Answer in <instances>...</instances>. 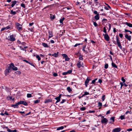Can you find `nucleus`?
Returning a JSON list of instances; mask_svg holds the SVG:
<instances>
[{"instance_id": "obj_28", "label": "nucleus", "mask_w": 132, "mask_h": 132, "mask_svg": "<svg viewBox=\"0 0 132 132\" xmlns=\"http://www.w3.org/2000/svg\"><path fill=\"white\" fill-rule=\"evenodd\" d=\"M89 93L87 92H84V94L82 95V97L85 96V95L89 94Z\"/></svg>"}, {"instance_id": "obj_49", "label": "nucleus", "mask_w": 132, "mask_h": 132, "mask_svg": "<svg viewBox=\"0 0 132 132\" xmlns=\"http://www.w3.org/2000/svg\"><path fill=\"white\" fill-rule=\"evenodd\" d=\"M22 102H23L22 101H20L18 102V103H17L18 105L21 104H22Z\"/></svg>"}, {"instance_id": "obj_21", "label": "nucleus", "mask_w": 132, "mask_h": 132, "mask_svg": "<svg viewBox=\"0 0 132 132\" xmlns=\"http://www.w3.org/2000/svg\"><path fill=\"white\" fill-rule=\"evenodd\" d=\"M50 18L52 20H53L55 19V15H53L51 14H50Z\"/></svg>"}, {"instance_id": "obj_6", "label": "nucleus", "mask_w": 132, "mask_h": 132, "mask_svg": "<svg viewBox=\"0 0 132 132\" xmlns=\"http://www.w3.org/2000/svg\"><path fill=\"white\" fill-rule=\"evenodd\" d=\"M90 80V79L88 77L86 80L85 81V85L86 87H87L88 84Z\"/></svg>"}, {"instance_id": "obj_14", "label": "nucleus", "mask_w": 132, "mask_h": 132, "mask_svg": "<svg viewBox=\"0 0 132 132\" xmlns=\"http://www.w3.org/2000/svg\"><path fill=\"white\" fill-rule=\"evenodd\" d=\"M52 102V100L51 99H46L45 100L44 103H47Z\"/></svg>"}, {"instance_id": "obj_50", "label": "nucleus", "mask_w": 132, "mask_h": 132, "mask_svg": "<svg viewBox=\"0 0 132 132\" xmlns=\"http://www.w3.org/2000/svg\"><path fill=\"white\" fill-rule=\"evenodd\" d=\"M98 106H100V107H101V106H102V104L101 103V102H99L98 103Z\"/></svg>"}, {"instance_id": "obj_15", "label": "nucleus", "mask_w": 132, "mask_h": 132, "mask_svg": "<svg viewBox=\"0 0 132 132\" xmlns=\"http://www.w3.org/2000/svg\"><path fill=\"white\" fill-rule=\"evenodd\" d=\"M60 99L61 98H60V97H56L55 98V99L57 100V101H56L55 103L56 104V103L59 102L60 101Z\"/></svg>"}, {"instance_id": "obj_22", "label": "nucleus", "mask_w": 132, "mask_h": 132, "mask_svg": "<svg viewBox=\"0 0 132 132\" xmlns=\"http://www.w3.org/2000/svg\"><path fill=\"white\" fill-rule=\"evenodd\" d=\"M18 105L17 103L15 104V105H11V106L14 107V108H18Z\"/></svg>"}, {"instance_id": "obj_54", "label": "nucleus", "mask_w": 132, "mask_h": 132, "mask_svg": "<svg viewBox=\"0 0 132 132\" xmlns=\"http://www.w3.org/2000/svg\"><path fill=\"white\" fill-rule=\"evenodd\" d=\"M121 80L124 83V82H125V80L124 78L123 77H122L121 78Z\"/></svg>"}, {"instance_id": "obj_17", "label": "nucleus", "mask_w": 132, "mask_h": 132, "mask_svg": "<svg viewBox=\"0 0 132 132\" xmlns=\"http://www.w3.org/2000/svg\"><path fill=\"white\" fill-rule=\"evenodd\" d=\"M49 38H50L53 36V35L52 32L51 31H49Z\"/></svg>"}, {"instance_id": "obj_27", "label": "nucleus", "mask_w": 132, "mask_h": 132, "mask_svg": "<svg viewBox=\"0 0 132 132\" xmlns=\"http://www.w3.org/2000/svg\"><path fill=\"white\" fill-rule=\"evenodd\" d=\"M10 14L14 15L16 14V12L15 11H13V10H11V11Z\"/></svg>"}, {"instance_id": "obj_23", "label": "nucleus", "mask_w": 132, "mask_h": 132, "mask_svg": "<svg viewBox=\"0 0 132 132\" xmlns=\"http://www.w3.org/2000/svg\"><path fill=\"white\" fill-rule=\"evenodd\" d=\"M65 19V18L64 17H63L61 19H60V22L61 24H63V21Z\"/></svg>"}, {"instance_id": "obj_53", "label": "nucleus", "mask_w": 132, "mask_h": 132, "mask_svg": "<svg viewBox=\"0 0 132 132\" xmlns=\"http://www.w3.org/2000/svg\"><path fill=\"white\" fill-rule=\"evenodd\" d=\"M119 36L121 38H122L123 36V34H119Z\"/></svg>"}, {"instance_id": "obj_43", "label": "nucleus", "mask_w": 132, "mask_h": 132, "mask_svg": "<svg viewBox=\"0 0 132 132\" xmlns=\"http://www.w3.org/2000/svg\"><path fill=\"white\" fill-rule=\"evenodd\" d=\"M30 113H31V112H29L28 113H27L25 115L23 114L22 115L24 117H25V116H27L28 115L30 114Z\"/></svg>"}, {"instance_id": "obj_42", "label": "nucleus", "mask_w": 132, "mask_h": 132, "mask_svg": "<svg viewBox=\"0 0 132 132\" xmlns=\"http://www.w3.org/2000/svg\"><path fill=\"white\" fill-rule=\"evenodd\" d=\"M81 44H82L80 43H77L74 46V47H76L77 46L80 45Z\"/></svg>"}, {"instance_id": "obj_61", "label": "nucleus", "mask_w": 132, "mask_h": 132, "mask_svg": "<svg viewBox=\"0 0 132 132\" xmlns=\"http://www.w3.org/2000/svg\"><path fill=\"white\" fill-rule=\"evenodd\" d=\"M111 24H110V23H109V31H110V30L111 28Z\"/></svg>"}, {"instance_id": "obj_63", "label": "nucleus", "mask_w": 132, "mask_h": 132, "mask_svg": "<svg viewBox=\"0 0 132 132\" xmlns=\"http://www.w3.org/2000/svg\"><path fill=\"white\" fill-rule=\"evenodd\" d=\"M113 31L114 33H115L117 31H116V28H113Z\"/></svg>"}, {"instance_id": "obj_48", "label": "nucleus", "mask_w": 132, "mask_h": 132, "mask_svg": "<svg viewBox=\"0 0 132 132\" xmlns=\"http://www.w3.org/2000/svg\"><path fill=\"white\" fill-rule=\"evenodd\" d=\"M21 6L24 8H25V5L23 3H22L21 5Z\"/></svg>"}, {"instance_id": "obj_34", "label": "nucleus", "mask_w": 132, "mask_h": 132, "mask_svg": "<svg viewBox=\"0 0 132 132\" xmlns=\"http://www.w3.org/2000/svg\"><path fill=\"white\" fill-rule=\"evenodd\" d=\"M103 32H104L105 34L107 33V31L106 30V27H104L103 28Z\"/></svg>"}, {"instance_id": "obj_20", "label": "nucleus", "mask_w": 132, "mask_h": 132, "mask_svg": "<svg viewBox=\"0 0 132 132\" xmlns=\"http://www.w3.org/2000/svg\"><path fill=\"white\" fill-rule=\"evenodd\" d=\"M58 53L59 52H57V53H54L52 54V55L53 56H54L55 57H57L58 56Z\"/></svg>"}, {"instance_id": "obj_37", "label": "nucleus", "mask_w": 132, "mask_h": 132, "mask_svg": "<svg viewBox=\"0 0 132 132\" xmlns=\"http://www.w3.org/2000/svg\"><path fill=\"white\" fill-rule=\"evenodd\" d=\"M80 109L81 111H84L86 110V108L85 107H83L81 108Z\"/></svg>"}, {"instance_id": "obj_25", "label": "nucleus", "mask_w": 132, "mask_h": 132, "mask_svg": "<svg viewBox=\"0 0 132 132\" xmlns=\"http://www.w3.org/2000/svg\"><path fill=\"white\" fill-rule=\"evenodd\" d=\"M112 67L115 68H118L116 64L113 62L112 63Z\"/></svg>"}, {"instance_id": "obj_62", "label": "nucleus", "mask_w": 132, "mask_h": 132, "mask_svg": "<svg viewBox=\"0 0 132 132\" xmlns=\"http://www.w3.org/2000/svg\"><path fill=\"white\" fill-rule=\"evenodd\" d=\"M4 113V114H5L6 115L8 116L9 114L8 113L7 111H5V112Z\"/></svg>"}, {"instance_id": "obj_60", "label": "nucleus", "mask_w": 132, "mask_h": 132, "mask_svg": "<svg viewBox=\"0 0 132 132\" xmlns=\"http://www.w3.org/2000/svg\"><path fill=\"white\" fill-rule=\"evenodd\" d=\"M29 64H30V65H31L33 66L34 67H35V66H34V64L32 63H30V62H29Z\"/></svg>"}, {"instance_id": "obj_55", "label": "nucleus", "mask_w": 132, "mask_h": 132, "mask_svg": "<svg viewBox=\"0 0 132 132\" xmlns=\"http://www.w3.org/2000/svg\"><path fill=\"white\" fill-rule=\"evenodd\" d=\"M66 101V100H65L63 99L62 100V101H61L60 102V103H61L62 104V103H64Z\"/></svg>"}, {"instance_id": "obj_7", "label": "nucleus", "mask_w": 132, "mask_h": 132, "mask_svg": "<svg viewBox=\"0 0 132 132\" xmlns=\"http://www.w3.org/2000/svg\"><path fill=\"white\" fill-rule=\"evenodd\" d=\"M125 38L127 39L129 41H130L131 40V36H128V34H126L125 35Z\"/></svg>"}, {"instance_id": "obj_58", "label": "nucleus", "mask_w": 132, "mask_h": 132, "mask_svg": "<svg viewBox=\"0 0 132 132\" xmlns=\"http://www.w3.org/2000/svg\"><path fill=\"white\" fill-rule=\"evenodd\" d=\"M67 74H68L67 72H63L62 73V74L63 75H67Z\"/></svg>"}, {"instance_id": "obj_18", "label": "nucleus", "mask_w": 132, "mask_h": 132, "mask_svg": "<svg viewBox=\"0 0 132 132\" xmlns=\"http://www.w3.org/2000/svg\"><path fill=\"white\" fill-rule=\"evenodd\" d=\"M67 90L69 93H71L72 91V89L70 87H68L67 88Z\"/></svg>"}, {"instance_id": "obj_13", "label": "nucleus", "mask_w": 132, "mask_h": 132, "mask_svg": "<svg viewBox=\"0 0 132 132\" xmlns=\"http://www.w3.org/2000/svg\"><path fill=\"white\" fill-rule=\"evenodd\" d=\"M125 24L127 25L128 26H129L130 27L132 28V24L128 22H126L125 23Z\"/></svg>"}, {"instance_id": "obj_47", "label": "nucleus", "mask_w": 132, "mask_h": 132, "mask_svg": "<svg viewBox=\"0 0 132 132\" xmlns=\"http://www.w3.org/2000/svg\"><path fill=\"white\" fill-rule=\"evenodd\" d=\"M121 49L123 51V52L124 54H126V53H125V48H122V49Z\"/></svg>"}, {"instance_id": "obj_10", "label": "nucleus", "mask_w": 132, "mask_h": 132, "mask_svg": "<svg viewBox=\"0 0 132 132\" xmlns=\"http://www.w3.org/2000/svg\"><path fill=\"white\" fill-rule=\"evenodd\" d=\"M81 61H79L77 64V65L78 67L79 68H80L81 67H82L83 66L82 64H81Z\"/></svg>"}, {"instance_id": "obj_5", "label": "nucleus", "mask_w": 132, "mask_h": 132, "mask_svg": "<svg viewBox=\"0 0 132 132\" xmlns=\"http://www.w3.org/2000/svg\"><path fill=\"white\" fill-rule=\"evenodd\" d=\"M8 38H9L8 40L11 41H14L15 40V38L14 37L13 35H10Z\"/></svg>"}, {"instance_id": "obj_12", "label": "nucleus", "mask_w": 132, "mask_h": 132, "mask_svg": "<svg viewBox=\"0 0 132 132\" xmlns=\"http://www.w3.org/2000/svg\"><path fill=\"white\" fill-rule=\"evenodd\" d=\"M17 3L16 1H15L12 2V4L11 5V6L12 7H13Z\"/></svg>"}, {"instance_id": "obj_64", "label": "nucleus", "mask_w": 132, "mask_h": 132, "mask_svg": "<svg viewBox=\"0 0 132 132\" xmlns=\"http://www.w3.org/2000/svg\"><path fill=\"white\" fill-rule=\"evenodd\" d=\"M98 82L100 83H101L102 82V81L101 79H99L98 80Z\"/></svg>"}, {"instance_id": "obj_19", "label": "nucleus", "mask_w": 132, "mask_h": 132, "mask_svg": "<svg viewBox=\"0 0 132 132\" xmlns=\"http://www.w3.org/2000/svg\"><path fill=\"white\" fill-rule=\"evenodd\" d=\"M95 19L96 20H98L99 19V14H97V15H96L94 17Z\"/></svg>"}, {"instance_id": "obj_11", "label": "nucleus", "mask_w": 132, "mask_h": 132, "mask_svg": "<svg viewBox=\"0 0 132 132\" xmlns=\"http://www.w3.org/2000/svg\"><path fill=\"white\" fill-rule=\"evenodd\" d=\"M11 72L9 70H8L7 69H6L5 71V75H7L8 73Z\"/></svg>"}, {"instance_id": "obj_59", "label": "nucleus", "mask_w": 132, "mask_h": 132, "mask_svg": "<svg viewBox=\"0 0 132 132\" xmlns=\"http://www.w3.org/2000/svg\"><path fill=\"white\" fill-rule=\"evenodd\" d=\"M120 85H121V89L122 87V86L123 85V84L122 82H121L120 83Z\"/></svg>"}, {"instance_id": "obj_40", "label": "nucleus", "mask_w": 132, "mask_h": 132, "mask_svg": "<svg viewBox=\"0 0 132 132\" xmlns=\"http://www.w3.org/2000/svg\"><path fill=\"white\" fill-rule=\"evenodd\" d=\"M108 64H106L105 65L104 68L105 69H107L108 68Z\"/></svg>"}, {"instance_id": "obj_41", "label": "nucleus", "mask_w": 132, "mask_h": 132, "mask_svg": "<svg viewBox=\"0 0 132 132\" xmlns=\"http://www.w3.org/2000/svg\"><path fill=\"white\" fill-rule=\"evenodd\" d=\"M107 21V19H103L102 20V22H103L102 24H103V23H104V22H106L105 21Z\"/></svg>"}, {"instance_id": "obj_3", "label": "nucleus", "mask_w": 132, "mask_h": 132, "mask_svg": "<svg viewBox=\"0 0 132 132\" xmlns=\"http://www.w3.org/2000/svg\"><path fill=\"white\" fill-rule=\"evenodd\" d=\"M103 36H104V39L106 41H108L110 40V37L107 33L103 34Z\"/></svg>"}, {"instance_id": "obj_39", "label": "nucleus", "mask_w": 132, "mask_h": 132, "mask_svg": "<svg viewBox=\"0 0 132 132\" xmlns=\"http://www.w3.org/2000/svg\"><path fill=\"white\" fill-rule=\"evenodd\" d=\"M93 24H94V26L95 27H97L98 25H97V23L96 22H94L93 21Z\"/></svg>"}, {"instance_id": "obj_1", "label": "nucleus", "mask_w": 132, "mask_h": 132, "mask_svg": "<svg viewBox=\"0 0 132 132\" xmlns=\"http://www.w3.org/2000/svg\"><path fill=\"white\" fill-rule=\"evenodd\" d=\"M16 27L18 30L19 31L22 30V26L19 23L16 22L15 23Z\"/></svg>"}, {"instance_id": "obj_16", "label": "nucleus", "mask_w": 132, "mask_h": 132, "mask_svg": "<svg viewBox=\"0 0 132 132\" xmlns=\"http://www.w3.org/2000/svg\"><path fill=\"white\" fill-rule=\"evenodd\" d=\"M9 66L8 67L7 69L9 70L11 72L12 70V66L11 65V63L9 64Z\"/></svg>"}, {"instance_id": "obj_38", "label": "nucleus", "mask_w": 132, "mask_h": 132, "mask_svg": "<svg viewBox=\"0 0 132 132\" xmlns=\"http://www.w3.org/2000/svg\"><path fill=\"white\" fill-rule=\"evenodd\" d=\"M121 120H123L125 119V116L123 115H121L120 117Z\"/></svg>"}, {"instance_id": "obj_30", "label": "nucleus", "mask_w": 132, "mask_h": 132, "mask_svg": "<svg viewBox=\"0 0 132 132\" xmlns=\"http://www.w3.org/2000/svg\"><path fill=\"white\" fill-rule=\"evenodd\" d=\"M22 104L25 106H27L28 105V104L25 101H23Z\"/></svg>"}, {"instance_id": "obj_31", "label": "nucleus", "mask_w": 132, "mask_h": 132, "mask_svg": "<svg viewBox=\"0 0 132 132\" xmlns=\"http://www.w3.org/2000/svg\"><path fill=\"white\" fill-rule=\"evenodd\" d=\"M27 97L28 98H30L32 97L31 94L28 93L27 94Z\"/></svg>"}, {"instance_id": "obj_44", "label": "nucleus", "mask_w": 132, "mask_h": 132, "mask_svg": "<svg viewBox=\"0 0 132 132\" xmlns=\"http://www.w3.org/2000/svg\"><path fill=\"white\" fill-rule=\"evenodd\" d=\"M105 99V95H103L102 96V100L103 101H104Z\"/></svg>"}, {"instance_id": "obj_36", "label": "nucleus", "mask_w": 132, "mask_h": 132, "mask_svg": "<svg viewBox=\"0 0 132 132\" xmlns=\"http://www.w3.org/2000/svg\"><path fill=\"white\" fill-rule=\"evenodd\" d=\"M70 59L67 56L65 58V60L66 61H68L70 60Z\"/></svg>"}, {"instance_id": "obj_57", "label": "nucleus", "mask_w": 132, "mask_h": 132, "mask_svg": "<svg viewBox=\"0 0 132 132\" xmlns=\"http://www.w3.org/2000/svg\"><path fill=\"white\" fill-rule=\"evenodd\" d=\"M132 131V128H130L128 129H127L126 130V131Z\"/></svg>"}, {"instance_id": "obj_51", "label": "nucleus", "mask_w": 132, "mask_h": 132, "mask_svg": "<svg viewBox=\"0 0 132 132\" xmlns=\"http://www.w3.org/2000/svg\"><path fill=\"white\" fill-rule=\"evenodd\" d=\"M62 56L63 57L65 58L67 56H68L67 55H66V54H62Z\"/></svg>"}, {"instance_id": "obj_45", "label": "nucleus", "mask_w": 132, "mask_h": 132, "mask_svg": "<svg viewBox=\"0 0 132 132\" xmlns=\"http://www.w3.org/2000/svg\"><path fill=\"white\" fill-rule=\"evenodd\" d=\"M72 70H69L68 71H67V73L68 74H70L72 73Z\"/></svg>"}, {"instance_id": "obj_26", "label": "nucleus", "mask_w": 132, "mask_h": 132, "mask_svg": "<svg viewBox=\"0 0 132 132\" xmlns=\"http://www.w3.org/2000/svg\"><path fill=\"white\" fill-rule=\"evenodd\" d=\"M8 100H12V101H13L14 100V98L12 96H10L7 97Z\"/></svg>"}, {"instance_id": "obj_29", "label": "nucleus", "mask_w": 132, "mask_h": 132, "mask_svg": "<svg viewBox=\"0 0 132 132\" xmlns=\"http://www.w3.org/2000/svg\"><path fill=\"white\" fill-rule=\"evenodd\" d=\"M64 127L63 126H61V127H59L57 129V130H60L64 128Z\"/></svg>"}, {"instance_id": "obj_52", "label": "nucleus", "mask_w": 132, "mask_h": 132, "mask_svg": "<svg viewBox=\"0 0 132 132\" xmlns=\"http://www.w3.org/2000/svg\"><path fill=\"white\" fill-rule=\"evenodd\" d=\"M82 55H80V57L79 58V59H80V60H83V57H82Z\"/></svg>"}, {"instance_id": "obj_56", "label": "nucleus", "mask_w": 132, "mask_h": 132, "mask_svg": "<svg viewBox=\"0 0 132 132\" xmlns=\"http://www.w3.org/2000/svg\"><path fill=\"white\" fill-rule=\"evenodd\" d=\"M53 76L55 77H56L58 76L57 74L55 73H54L53 74Z\"/></svg>"}, {"instance_id": "obj_33", "label": "nucleus", "mask_w": 132, "mask_h": 132, "mask_svg": "<svg viewBox=\"0 0 132 132\" xmlns=\"http://www.w3.org/2000/svg\"><path fill=\"white\" fill-rule=\"evenodd\" d=\"M114 119L115 117H112L110 118V120H112L113 122L114 121Z\"/></svg>"}, {"instance_id": "obj_8", "label": "nucleus", "mask_w": 132, "mask_h": 132, "mask_svg": "<svg viewBox=\"0 0 132 132\" xmlns=\"http://www.w3.org/2000/svg\"><path fill=\"white\" fill-rule=\"evenodd\" d=\"M121 130V129L120 128H117L113 129L112 131L113 132H119Z\"/></svg>"}, {"instance_id": "obj_35", "label": "nucleus", "mask_w": 132, "mask_h": 132, "mask_svg": "<svg viewBox=\"0 0 132 132\" xmlns=\"http://www.w3.org/2000/svg\"><path fill=\"white\" fill-rule=\"evenodd\" d=\"M36 57L38 59V61H40L41 60V58L39 57V55H37L36 56Z\"/></svg>"}, {"instance_id": "obj_9", "label": "nucleus", "mask_w": 132, "mask_h": 132, "mask_svg": "<svg viewBox=\"0 0 132 132\" xmlns=\"http://www.w3.org/2000/svg\"><path fill=\"white\" fill-rule=\"evenodd\" d=\"M11 65L12 66V69L13 70L16 71L18 70V68L17 67H15L13 63H11Z\"/></svg>"}, {"instance_id": "obj_2", "label": "nucleus", "mask_w": 132, "mask_h": 132, "mask_svg": "<svg viewBox=\"0 0 132 132\" xmlns=\"http://www.w3.org/2000/svg\"><path fill=\"white\" fill-rule=\"evenodd\" d=\"M116 41L118 46L121 49L122 48V46L119 40V38L118 36H116Z\"/></svg>"}, {"instance_id": "obj_32", "label": "nucleus", "mask_w": 132, "mask_h": 132, "mask_svg": "<svg viewBox=\"0 0 132 132\" xmlns=\"http://www.w3.org/2000/svg\"><path fill=\"white\" fill-rule=\"evenodd\" d=\"M40 101L39 100H36L35 101H34V103L35 104H37Z\"/></svg>"}, {"instance_id": "obj_24", "label": "nucleus", "mask_w": 132, "mask_h": 132, "mask_svg": "<svg viewBox=\"0 0 132 132\" xmlns=\"http://www.w3.org/2000/svg\"><path fill=\"white\" fill-rule=\"evenodd\" d=\"M42 45L45 47H48V46L47 44L45 43H42Z\"/></svg>"}, {"instance_id": "obj_46", "label": "nucleus", "mask_w": 132, "mask_h": 132, "mask_svg": "<svg viewBox=\"0 0 132 132\" xmlns=\"http://www.w3.org/2000/svg\"><path fill=\"white\" fill-rule=\"evenodd\" d=\"M97 78H96L95 79L93 80L92 81V83L93 84H94L95 83V82L96 80H97Z\"/></svg>"}, {"instance_id": "obj_4", "label": "nucleus", "mask_w": 132, "mask_h": 132, "mask_svg": "<svg viewBox=\"0 0 132 132\" xmlns=\"http://www.w3.org/2000/svg\"><path fill=\"white\" fill-rule=\"evenodd\" d=\"M108 121V120L106 118H105L101 120V122L102 124H105V125H106Z\"/></svg>"}]
</instances>
